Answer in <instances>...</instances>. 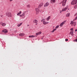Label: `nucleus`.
<instances>
[{
  "instance_id": "nucleus-8",
  "label": "nucleus",
  "mask_w": 77,
  "mask_h": 77,
  "mask_svg": "<svg viewBox=\"0 0 77 77\" xmlns=\"http://www.w3.org/2000/svg\"><path fill=\"white\" fill-rule=\"evenodd\" d=\"M0 24L2 26H5L6 25V24L5 23H3L2 22H0Z\"/></svg>"
},
{
  "instance_id": "nucleus-22",
  "label": "nucleus",
  "mask_w": 77,
  "mask_h": 77,
  "mask_svg": "<svg viewBox=\"0 0 77 77\" xmlns=\"http://www.w3.org/2000/svg\"><path fill=\"white\" fill-rule=\"evenodd\" d=\"M73 8L74 9H77V4L74 6Z\"/></svg>"
},
{
  "instance_id": "nucleus-3",
  "label": "nucleus",
  "mask_w": 77,
  "mask_h": 77,
  "mask_svg": "<svg viewBox=\"0 0 77 77\" xmlns=\"http://www.w3.org/2000/svg\"><path fill=\"white\" fill-rule=\"evenodd\" d=\"M70 24L72 25V26H75L76 24V23L75 22H73V21H71L70 23Z\"/></svg>"
},
{
  "instance_id": "nucleus-4",
  "label": "nucleus",
  "mask_w": 77,
  "mask_h": 77,
  "mask_svg": "<svg viewBox=\"0 0 77 77\" xmlns=\"http://www.w3.org/2000/svg\"><path fill=\"white\" fill-rule=\"evenodd\" d=\"M66 0H63L62 4L63 6H65V4H66Z\"/></svg>"
},
{
  "instance_id": "nucleus-31",
  "label": "nucleus",
  "mask_w": 77,
  "mask_h": 77,
  "mask_svg": "<svg viewBox=\"0 0 77 77\" xmlns=\"http://www.w3.org/2000/svg\"><path fill=\"white\" fill-rule=\"evenodd\" d=\"M18 13H19V14L20 15V14H21V11H19V12Z\"/></svg>"
},
{
  "instance_id": "nucleus-30",
  "label": "nucleus",
  "mask_w": 77,
  "mask_h": 77,
  "mask_svg": "<svg viewBox=\"0 0 77 77\" xmlns=\"http://www.w3.org/2000/svg\"><path fill=\"white\" fill-rule=\"evenodd\" d=\"M71 31H74V30L73 29V28H72L70 29Z\"/></svg>"
},
{
  "instance_id": "nucleus-39",
  "label": "nucleus",
  "mask_w": 77,
  "mask_h": 77,
  "mask_svg": "<svg viewBox=\"0 0 77 77\" xmlns=\"http://www.w3.org/2000/svg\"><path fill=\"white\" fill-rule=\"evenodd\" d=\"M29 25H27V26H29Z\"/></svg>"
},
{
  "instance_id": "nucleus-18",
  "label": "nucleus",
  "mask_w": 77,
  "mask_h": 77,
  "mask_svg": "<svg viewBox=\"0 0 77 77\" xmlns=\"http://www.w3.org/2000/svg\"><path fill=\"white\" fill-rule=\"evenodd\" d=\"M24 35H25L24 33H22L20 34L19 35V36H24Z\"/></svg>"
},
{
  "instance_id": "nucleus-34",
  "label": "nucleus",
  "mask_w": 77,
  "mask_h": 77,
  "mask_svg": "<svg viewBox=\"0 0 77 77\" xmlns=\"http://www.w3.org/2000/svg\"><path fill=\"white\" fill-rule=\"evenodd\" d=\"M77 13H76L75 14V16H77Z\"/></svg>"
},
{
  "instance_id": "nucleus-32",
  "label": "nucleus",
  "mask_w": 77,
  "mask_h": 77,
  "mask_svg": "<svg viewBox=\"0 0 77 77\" xmlns=\"http://www.w3.org/2000/svg\"><path fill=\"white\" fill-rule=\"evenodd\" d=\"M65 41H68V39H65Z\"/></svg>"
},
{
  "instance_id": "nucleus-40",
  "label": "nucleus",
  "mask_w": 77,
  "mask_h": 77,
  "mask_svg": "<svg viewBox=\"0 0 77 77\" xmlns=\"http://www.w3.org/2000/svg\"><path fill=\"white\" fill-rule=\"evenodd\" d=\"M37 24H36V25Z\"/></svg>"
},
{
  "instance_id": "nucleus-35",
  "label": "nucleus",
  "mask_w": 77,
  "mask_h": 77,
  "mask_svg": "<svg viewBox=\"0 0 77 77\" xmlns=\"http://www.w3.org/2000/svg\"><path fill=\"white\" fill-rule=\"evenodd\" d=\"M77 16L75 18V20H77Z\"/></svg>"
},
{
  "instance_id": "nucleus-37",
  "label": "nucleus",
  "mask_w": 77,
  "mask_h": 77,
  "mask_svg": "<svg viewBox=\"0 0 77 77\" xmlns=\"http://www.w3.org/2000/svg\"><path fill=\"white\" fill-rule=\"evenodd\" d=\"M77 29H75V32H77Z\"/></svg>"
},
{
  "instance_id": "nucleus-7",
  "label": "nucleus",
  "mask_w": 77,
  "mask_h": 77,
  "mask_svg": "<svg viewBox=\"0 0 77 77\" xmlns=\"http://www.w3.org/2000/svg\"><path fill=\"white\" fill-rule=\"evenodd\" d=\"M67 9H68L67 7H65V8H63L62 10V12H64V11H66L67 10Z\"/></svg>"
},
{
  "instance_id": "nucleus-15",
  "label": "nucleus",
  "mask_w": 77,
  "mask_h": 77,
  "mask_svg": "<svg viewBox=\"0 0 77 77\" xmlns=\"http://www.w3.org/2000/svg\"><path fill=\"white\" fill-rule=\"evenodd\" d=\"M74 33V31H71L70 32V35H71L72 36H73L74 35V34H73Z\"/></svg>"
},
{
  "instance_id": "nucleus-11",
  "label": "nucleus",
  "mask_w": 77,
  "mask_h": 77,
  "mask_svg": "<svg viewBox=\"0 0 77 77\" xmlns=\"http://www.w3.org/2000/svg\"><path fill=\"white\" fill-rule=\"evenodd\" d=\"M2 32H4L5 33H6L8 32V30L6 29H4L2 30Z\"/></svg>"
},
{
  "instance_id": "nucleus-10",
  "label": "nucleus",
  "mask_w": 77,
  "mask_h": 77,
  "mask_svg": "<svg viewBox=\"0 0 77 77\" xmlns=\"http://www.w3.org/2000/svg\"><path fill=\"white\" fill-rule=\"evenodd\" d=\"M48 5H49V3L47 2L45 4V5H44V7H47V6H48Z\"/></svg>"
},
{
  "instance_id": "nucleus-36",
  "label": "nucleus",
  "mask_w": 77,
  "mask_h": 77,
  "mask_svg": "<svg viewBox=\"0 0 77 77\" xmlns=\"http://www.w3.org/2000/svg\"><path fill=\"white\" fill-rule=\"evenodd\" d=\"M10 2H12L13 1V0H9Z\"/></svg>"
},
{
  "instance_id": "nucleus-5",
  "label": "nucleus",
  "mask_w": 77,
  "mask_h": 77,
  "mask_svg": "<svg viewBox=\"0 0 77 77\" xmlns=\"http://www.w3.org/2000/svg\"><path fill=\"white\" fill-rule=\"evenodd\" d=\"M65 23H66V22H65V21H64L63 22L61 23L60 24V27H62V26H63V25L65 24Z\"/></svg>"
},
{
  "instance_id": "nucleus-20",
  "label": "nucleus",
  "mask_w": 77,
  "mask_h": 77,
  "mask_svg": "<svg viewBox=\"0 0 77 77\" xmlns=\"http://www.w3.org/2000/svg\"><path fill=\"white\" fill-rule=\"evenodd\" d=\"M22 24H23V23H20L19 24H18L17 25V26L20 27V26H21Z\"/></svg>"
},
{
  "instance_id": "nucleus-25",
  "label": "nucleus",
  "mask_w": 77,
  "mask_h": 77,
  "mask_svg": "<svg viewBox=\"0 0 77 77\" xmlns=\"http://www.w3.org/2000/svg\"><path fill=\"white\" fill-rule=\"evenodd\" d=\"M27 7L28 8H30V5H27Z\"/></svg>"
},
{
  "instance_id": "nucleus-2",
  "label": "nucleus",
  "mask_w": 77,
  "mask_h": 77,
  "mask_svg": "<svg viewBox=\"0 0 77 77\" xmlns=\"http://www.w3.org/2000/svg\"><path fill=\"white\" fill-rule=\"evenodd\" d=\"M77 3V0H73L71 2V5H75Z\"/></svg>"
},
{
  "instance_id": "nucleus-33",
  "label": "nucleus",
  "mask_w": 77,
  "mask_h": 77,
  "mask_svg": "<svg viewBox=\"0 0 77 77\" xmlns=\"http://www.w3.org/2000/svg\"><path fill=\"white\" fill-rule=\"evenodd\" d=\"M17 15L18 16L20 15V14H19L18 13Z\"/></svg>"
},
{
  "instance_id": "nucleus-26",
  "label": "nucleus",
  "mask_w": 77,
  "mask_h": 77,
  "mask_svg": "<svg viewBox=\"0 0 77 77\" xmlns=\"http://www.w3.org/2000/svg\"><path fill=\"white\" fill-rule=\"evenodd\" d=\"M56 29H55L53 30L51 32L52 33H54V31H56Z\"/></svg>"
},
{
  "instance_id": "nucleus-6",
  "label": "nucleus",
  "mask_w": 77,
  "mask_h": 77,
  "mask_svg": "<svg viewBox=\"0 0 77 77\" xmlns=\"http://www.w3.org/2000/svg\"><path fill=\"white\" fill-rule=\"evenodd\" d=\"M35 11L36 12V14H39V10L38 8H36L35 9Z\"/></svg>"
},
{
  "instance_id": "nucleus-9",
  "label": "nucleus",
  "mask_w": 77,
  "mask_h": 77,
  "mask_svg": "<svg viewBox=\"0 0 77 77\" xmlns=\"http://www.w3.org/2000/svg\"><path fill=\"white\" fill-rule=\"evenodd\" d=\"M43 5H44V4L43 3H41L39 5V6L38 7V8H40L41 6H43Z\"/></svg>"
},
{
  "instance_id": "nucleus-16",
  "label": "nucleus",
  "mask_w": 77,
  "mask_h": 77,
  "mask_svg": "<svg viewBox=\"0 0 77 77\" xmlns=\"http://www.w3.org/2000/svg\"><path fill=\"white\" fill-rule=\"evenodd\" d=\"M49 23V22H46L45 21L43 23L44 25H46V24H48Z\"/></svg>"
},
{
  "instance_id": "nucleus-23",
  "label": "nucleus",
  "mask_w": 77,
  "mask_h": 77,
  "mask_svg": "<svg viewBox=\"0 0 77 77\" xmlns=\"http://www.w3.org/2000/svg\"><path fill=\"white\" fill-rule=\"evenodd\" d=\"M50 16H49L47 19H46V20L47 21H48L50 19Z\"/></svg>"
},
{
  "instance_id": "nucleus-1",
  "label": "nucleus",
  "mask_w": 77,
  "mask_h": 77,
  "mask_svg": "<svg viewBox=\"0 0 77 77\" xmlns=\"http://www.w3.org/2000/svg\"><path fill=\"white\" fill-rule=\"evenodd\" d=\"M6 15L8 17H12V14H11V13L9 12H6Z\"/></svg>"
},
{
  "instance_id": "nucleus-38",
  "label": "nucleus",
  "mask_w": 77,
  "mask_h": 77,
  "mask_svg": "<svg viewBox=\"0 0 77 77\" xmlns=\"http://www.w3.org/2000/svg\"><path fill=\"white\" fill-rule=\"evenodd\" d=\"M60 11V13H61V12H62V11Z\"/></svg>"
},
{
  "instance_id": "nucleus-17",
  "label": "nucleus",
  "mask_w": 77,
  "mask_h": 77,
  "mask_svg": "<svg viewBox=\"0 0 77 77\" xmlns=\"http://www.w3.org/2000/svg\"><path fill=\"white\" fill-rule=\"evenodd\" d=\"M51 3H55V2H56V0H51Z\"/></svg>"
},
{
  "instance_id": "nucleus-27",
  "label": "nucleus",
  "mask_w": 77,
  "mask_h": 77,
  "mask_svg": "<svg viewBox=\"0 0 77 77\" xmlns=\"http://www.w3.org/2000/svg\"><path fill=\"white\" fill-rule=\"evenodd\" d=\"M59 26H56V27H55V29H58L59 28Z\"/></svg>"
},
{
  "instance_id": "nucleus-13",
  "label": "nucleus",
  "mask_w": 77,
  "mask_h": 77,
  "mask_svg": "<svg viewBox=\"0 0 77 77\" xmlns=\"http://www.w3.org/2000/svg\"><path fill=\"white\" fill-rule=\"evenodd\" d=\"M41 33H42V32H41V31H40L37 33H36L35 35H40V34H41Z\"/></svg>"
},
{
  "instance_id": "nucleus-28",
  "label": "nucleus",
  "mask_w": 77,
  "mask_h": 77,
  "mask_svg": "<svg viewBox=\"0 0 77 77\" xmlns=\"http://www.w3.org/2000/svg\"><path fill=\"white\" fill-rule=\"evenodd\" d=\"M74 42H77V38L73 40Z\"/></svg>"
},
{
  "instance_id": "nucleus-29",
  "label": "nucleus",
  "mask_w": 77,
  "mask_h": 77,
  "mask_svg": "<svg viewBox=\"0 0 77 77\" xmlns=\"http://www.w3.org/2000/svg\"><path fill=\"white\" fill-rule=\"evenodd\" d=\"M27 12H28V11H26L23 12V13L25 14H26V13H27Z\"/></svg>"
},
{
  "instance_id": "nucleus-12",
  "label": "nucleus",
  "mask_w": 77,
  "mask_h": 77,
  "mask_svg": "<svg viewBox=\"0 0 77 77\" xmlns=\"http://www.w3.org/2000/svg\"><path fill=\"white\" fill-rule=\"evenodd\" d=\"M25 16V14H24L23 12V13L22 14L19 15L20 17H24Z\"/></svg>"
},
{
  "instance_id": "nucleus-14",
  "label": "nucleus",
  "mask_w": 77,
  "mask_h": 77,
  "mask_svg": "<svg viewBox=\"0 0 77 77\" xmlns=\"http://www.w3.org/2000/svg\"><path fill=\"white\" fill-rule=\"evenodd\" d=\"M70 16V13H68L66 14V17H69Z\"/></svg>"
},
{
  "instance_id": "nucleus-21",
  "label": "nucleus",
  "mask_w": 77,
  "mask_h": 77,
  "mask_svg": "<svg viewBox=\"0 0 77 77\" xmlns=\"http://www.w3.org/2000/svg\"><path fill=\"white\" fill-rule=\"evenodd\" d=\"M29 38H35V35H30L29 36Z\"/></svg>"
},
{
  "instance_id": "nucleus-19",
  "label": "nucleus",
  "mask_w": 77,
  "mask_h": 77,
  "mask_svg": "<svg viewBox=\"0 0 77 77\" xmlns=\"http://www.w3.org/2000/svg\"><path fill=\"white\" fill-rule=\"evenodd\" d=\"M33 22L34 23H38V20H33Z\"/></svg>"
},
{
  "instance_id": "nucleus-24",
  "label": "nucleus",
  "mask_w": 77,
  "mask_h": 77,
  "mask_svg": "<svg viewBox=\"0 0 77 77\" xmlns=\"http://www.w3.org/2000/svg\"><path fill=\"white\" fill-rule=\"evenodd\" d=\"M45 21V19H43L41 21H42V22L43 23Z\"/></svg>"
}]
</instances>
